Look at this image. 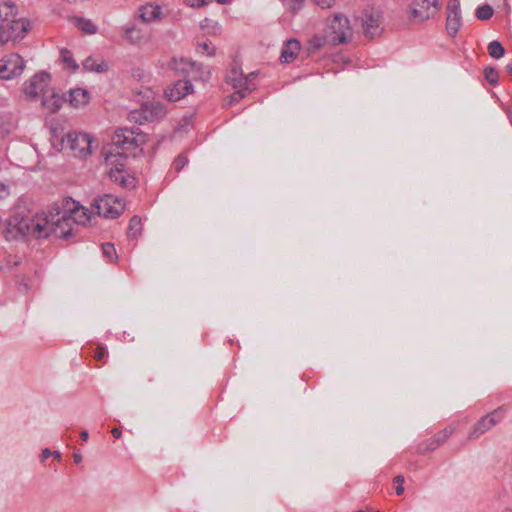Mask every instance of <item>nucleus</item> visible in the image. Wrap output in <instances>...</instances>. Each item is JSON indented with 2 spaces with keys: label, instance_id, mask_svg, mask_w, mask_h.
<instances>
[{
  "label": "nucleus",
  "instance_id": "1",
  "mask_svg": "<svg viewBox=\"0 0 512 512\" xmlns=\"http://www.w3.org/2000/svg\"><path fill=\"white\" fill-rule=\"evenodd\" d=\"M44 225L43 215L15 213L7 220L4 236L8 241L29 237L42 239L45 238Z\"/></svg>",
  "mask_w": 512,
  "mask_h": 512
},
{
  "label": "nucleus",
  "instance_id": "2",
  "mask_svg": "<svg viewBox=\"0 0 512 512\" xmlns=\"http://www.w3.org/2000/svg\"><path fill=\"white\" fill-rule=\"evenodd\" d=\"M126 156L122 152H110L106 154L105 161L111 168L107 172L110 180L123 188L134 187L135 178L130 176L124 169Z\"/></svg>",
  "mask_w": 512,
  "mask_h": 512
},
{
  "label": "nucleus",
  "instance_id": "3",
  "mask_svg": "<svg viewBox=\"0 0 512 512\" xmlns=\"http://www.w3.org/2000/svg\"><path fill=\"white\" fill-rule=\"evenodd\" d=\"M69 213L62 211H57L56 214L51 213L49 216H43L45 225L43 226L45 230V238L50 236L51 234L56 235L62 239H68L72 235V224L70 219H68Z\"/></svg>",
  "mask_w": 512,
  "mask_h": 512
},
{
  "label": "nucleus",
  "instance_id": "4",
  "mask_svg": "<svg viewBox=\"0 0 512 512\" xmlns=\"http://www.w3.org/2000/svg\"><path fill=\"white\" fill-rule=\"evenodd\" d=\"M61 149L74 157L85 158L91 154V140L87 134L68 132L61 139Z\"/></svg>",
  "mask_w": 512,
  "mask_h": 512
},
{
  "label": "nucleus",
  "instance_id": "5",
  "mask_svg": "<svg viewBox=\"0 0 512 512\" xmlns=\"http://www.w3.org/2000/svg\"><path fill=\"white\" fill-rule=\"evenodd\" d=\"M353 35L350 22L342 14H335L327 20V36L333 44H344L351 39Z\"/></svg>",
  "mask_w": 512,
  "mask_h": 512
},
{
  "label": "nucleus",
  "instance_id": "6",
  "mask_svg": "<svg viewBox=\"0 0 512 512\" xmlns=\"http://www.w3.org/2000/svg\"><path fill=\"white\" fill-rule=\"evenodd\" d=\"M30 28V22L25 18L11 17L0 23V46L10 41L22 40Z\"/></svg>",
  "mask_w": 512,
  "mask_h": 512
},
{
  "label": "nucleus",
  "instance_id": "7",
  "mask_svg": "<svg viewBox=\"0 0 512 512\" xmlns=\"http://www.w3.org/2000/svg\"><path fill=\"white\" fill-rule=\"evenodd\" d=\"M123 201L111 194H104L93 200L91 203V212L104 218L114 219L124 211Z\"/></svg>",
  "mask_w": 512,
  "mask_h": 512
},
{
  "label": "nucleus",
  "instance_id": "8",
  "mask_svg": "<svg viewBox=\"0 0 512 512\" xmlns=\"http://www.w3.org/2000/svg\"><path fill=\"white\" fill-rule=\"evenodd\" d=\"M506 407L504 405L499 406L492 412L481 417L471 428L468 433V440L478 439L482 434L490 431L493 427L499 424L504 417Z\"/></svg>",
  "mask_w": 512,
  "mask_h": 512
},
{
  "label": "nucleus",
  "instance_id": "9",
  "mask_svg": "<svg viewBox=\"0 0 512 512\" xmlns=\"http://www.w3.org/2000/svg\"><path fill=\"white\" fill-rule=\"evenodd\" d=\"M441 8V0H413L410 17L418 22L434 17Z\"/></svg>",
  "mask_w": 512,
  "mask_h": 512
},
{
  "label": "nucleus",
  "instance_id": "10",
  "mask_svg": "<svg viewBox=\"0 0 512 512\" xmlns=\"http://www.w3.org/2000/svg\"><path fill=\"white\" fill-rule=\"evenodd\" d=\"M25 68L23 58L17 53H11L0 59V79L10 80L20 76Z\"/></svg>",
  "mask_w": 512,
  "mask_h": 512
},
{
  "label": "nucleus",
  "instance_id": "11",
  "mask_svg": "<svg viewBox=\"0 0 512 512\" xmlns=\"http://www.w3.org/2000/svg\"><path fill=\"white\" fill-rule=\"evenodd\" d=\"M361 23L365 37L373 39L381 35L382 15L380 11L375 9L364 10L361 16Z\"/></svg>",
  "mask_w": 512,
  "mask_h": 512
},
{
  "label": "nucleus",
  "instance_id": "12",
  "mask_svg": "<svg viewBox=\"0 0 512 512\" xmlns=\"http://www.w3.org/2000/svg\"><path fill=\"white\" fill-rule=\"evenodd\" d=\"M63 210L69 213L68 219H70L71 224L76 223L84 225L91 219L89 210L79 205V203L71 198L64 201Z\"/></svg>",
  "mask_w": 512,
  "mask_h": 512
},
{
  "label": "nucleus",
  "instance_id": "13",
  "mask_svg": "<svg viewBox=\"0 0 512 512\" xmlns=\"http://www.w3.org/2000/svg\"><path fill=\"white\" fill-rule=\"evenodd\" d=\"M113 145L121 148L123 151H130L139 145V139L134 136V131L119 129L115 132L112 138Z\"/></svg>",
  "mask_w": 512,
  "mask_h": 512
},
{
  "label": "nucleus",
  "instance_id": "14",
  "mask_svg": "<svg viewBox=\"0 0 512 512\" xmlns=\"http://www.w3.org/2000/svg\"><path fill=\"white\" fill-rule=\"evenodd\" d=\"M254 76V72L244 75L240 68L233 67L227 76V82L231 84L233 88L251 91L253 89L251 82Z\"/></svg>",
  "mask_w": 512,
  "mask_h": 512
},
{
  "label": "nucleus",
  "instance_id": "15",
  "mask_svg": "<svg viewBox=\"0 0 512 512\" xmlns=\"http://www.w3.org/2000/svg\"><path fill=\"white\" fill-rule=\"evenodd\" d=\"M50 81V75L45 72L35 74L26 84L25 93L28 96L36 97L44 93Z\"/></svg>",
  "mask_w": 512,
  "mask_h": 512
},
{
  "label": "nucleus",
  "instance_id": "16",
  "mask_svg": "<svg viewBox=\"0 0 512 512\" xmlns=\"http://www.w3.org/2000/svg\"><path fill=\"white\" fill-rule=\"evenodd\" d=\"M193 92L191 80H178L165 90L169 101H178Z\"/></svg>",
  "mask_w": 512,
  "mask_h": 512
},
{
  "label": "nucleus",
  "instance_id": "17",
  "mask_svg": "<svg viewBox=\"0 0 512 512\" xmlns=\"http://www.w3.org/2000/svg\"><path fill=\"white\" fill-rule=\"evenodd\" d=\"M123 38L131 44H139L146 40V33L135 23H128L122 29Z\"/></svg>",
  "mask_w": 512,
  "mask_h": 512
},
{
  "label": "nucleus",
  "instance_id": "18",
  "mask_svg": "<svg viewBox=\"0 0 512 512\" xmlns=\"http://www.w3.org/2000/svg\"><path fill=\"white\" fill-rule=\"evenodd\" d=\"M189 69H187V76L191 80L206 82L209 80L211 71L201 64L196 62H187Z\"/></svg>",
  "mask_w": 512,
  "mask_h": 512
},
{
  "label": "nucleus",
  "instance_id": "19",
  "mask_svg": "<svg viewBox=\"0 0 512 512\" xmlns=\"http://www.w3.org/2000/svg\"><path fill=\"white\" fill-rule=\"evenodd\" d=\"M300 42L296 39L288 40L281 51L280 60L283 63L292 62L300 51Z\"/></svg>",
  "mask_w": 512,
  "mask_h": 512
},
{
  "label": "nucleus",
  "instance_id": "20",
  "mask_svg": "<svg viewBox=\"0 0 512 512\" xmlns=\"http://www.w3.org/2000/svg\"><path fill=\"white\" fill-rule=\"evenodd\" d=\"M161 7L153 5H144L139 8L138 18L143 23H150L154 20L160 19Z\"/></svg>",
  "mask_w": 512,
  "mask_h": 512
},
{
  "label": "nucleus",
  "instance_id": "21",
  "mask_svg": "<svg viewBox=\"0 0 512 512\" xmlns=\"http://www.w3.org/2000/svg\"><path fill=\"white\" fill-rule=\"evenodd\" d=\"M69 96V102L75 108L84 107L90 99L88 91L82 88L71 90Z\"/></svg>",
  "mask_w": 512,
  "mask_h": 512
},
{
  "label": "nucleus",
  "instance_id": "22",
  "mask_svg": "<svg viewBox=\"0 0 512 512\" xmlns=\"http://www.w3.org/2000/svg\"><path fill=\"white\" fill-rule=\"evenodd\" d=\"M17 16L16 5L11 0H0V23Z\"/></svg>",
  "mask_w": 512,
  "mask_h": 512
},
{
  "label": "nucleus",
  "instance_id": "23",
  "mask_svg": "<svg viewBox=\"0 0 512 512\" xmlns=\"http://www.w3.org/2000/svg\"><path fill=\"white\" fill-rule=\"evenodd\" d=\"M144 107L146 109L149 122L161 119L166 114V109L160 102H152L149 105H145Z\"/></svg>",
  "mask_w": 512,
  "mask_h": 512
},
{
  "label": "nucleus",
  "instance_id": "24",
  "mask_svg": "<svg viewBox=\"0 0 512 512\" xmlns=\"http://www.w3.org/2000/svg\"><path fill=\"white\" fill-rule=\"evenodd\" d=\"M461 26V14H448L446 30L451 37H455Z\"/></svg>",
  "mask_w": 512,
  "mask_h": 512
},
{
  "label": "nucleus",
  "instance_id": "25",
  "mask_svg": "<svg viewBox=\"0 0 512 512\" xmlns=\"http://www.w3.org/2000/svg\"><path fill=\"white\" fill-rule=\"evenodd\" d=\"M72 22L79 30L86 34H95L97 32L96 26L89 19L74 17Z\"/></svg>",
  "mask_w": 512,
  "mask_h": 512
},
{
  "label": "nucleus",
  "instance_id": "26",
  "mask_svg": "<svg viewBox=\"0 0 512 512\" xmlns=\"http://www.w3.org/2000/svg\"><path fill=\"white\" fill-rule=\"evenodd\" d=\"M64 99L56 93H52L50 97H45L42 101L43 106L46 107L50 112H57L62 104Z\"/></svg>",
  "mask_w": 512,
  "mask_h": 512
},
{
  "label": "nucleus",
  "instance_id": "27",
  "mask_svg": "<svg viewBox=\"0 0 512 512\" xmlns=\"http://www.w3.org/2000/svg\"><path fill=\"white\" fill-rule=\"evenodd\" d=\"M142 232V221L139 216H133L128 225L127 235L131 239L137 238Z\"/></svg>",
  "mask_w": 512,
  "mask_h": 512
},
{
  "label": "nucleus",
  "instance_id": "28",
  "mask_svg": "<svg viewBox=\"0 0 512 512\" xmlns=\"http://www.w3.org/2000/svg\"><path fill=\"white\" fill-rule=\"evenodd\" d=\"M83 67L87 71L105 72L108 69V65L105 62L96 63V60L92 57H88L83 61Z\"/></svg>",
  "mask_w": 512,
  "mask_h": 512
},
{
  "label": "nucleus",
  "instance_id": "29",
  "mask_svg": "<svg viewBox=\"0 0 512 512\" xmlns=\"http://www.w3.org/2000/svg\"><path fill=\"white\" fill-rule=\"evenodd\" d=\"M488 53L492 58L499 59L504 56L505 49L499 41L494 40L488 45Z\"/></svg>",
  "mask_w": 512,
  "mask_h": 512
},
{
  "label": "nucleus",
  "instance_id": "30",
  "mask_svg": "<svg viewBox=\"0 0 512 512\" xmlns=\"http://www.w3.org/2000/svg\"><path fill=\"white\" fill-rule=\"evenodd\" d=\"M129 120L131 122H135V123H139V124H144L145 122H149L145 107L142 109L131 111L129 113Z\"/></svg>",
  "mask_w": 512,
  "mask_h": 512
},
{
  "label": "nucleus",
  "instance_id": "31",
  "mask_svg": "<svg viewBox=\"0 0 512 512\" xmlns=\"http://www.w3.org/2000/svg\"><path fill=\"white\" fill-rule=\"evenodd\" d=\"M454 431H455V429L453 427H451V426L446 427L442 431H439L438 433H436L435 436L433 437V439L440 446L454 433Z\"/></svg>",
  "mask_w": 512,
  "mask_h": 512
},
{
  "label": "nucleus",
  "instance_id": "32",
  "mask_svg": "<svg viewBox=\"0 0 512 512\" xmlns=\"http://www.w3.org/2000/svg\"><path fill=\"white\" fill-rule=\"evenodd\" d=\"M493 13V8L490 5H482L476 10V17L479 20H488L493 16Z\"/></svg>",
  "mask_w": 512,
  "mask_h": 512
},
{
  "label": "nucleus",
  "instance_id": "33",
  "mask_svg": "<svg viewBox=\"0 0 512 512\" xmlns=\"http://www.w3.org/2000/svg\"><path fill=\"white\" fill-rule=\"evenodd\" d=\"M61 60L69 69L76 70L78 68V65L73 59L71 52L66 49L61 50Z\"/></svg>",
  "mask_w": 512,
  "mask_h": 512
},
{
  "label": "nucleus",
  "instance_id": "34",
  "mask_svg": "<svg viewBox=\"0 0 512 512\" xmlns=\"http://www.w3.org/2000/svg\"><path fill=\"white\" fill-rule=\"evenodd\" d=\"M439 447V445L436 443V441L431 438L429 440H426L419 444L418 446V452L420 454H424L426 452L434 451Z\"/></svg>",
  "mask_w": 512,
  "mask_h": 512
},
{
  "label": "nucleus",
  "instance_id": "35",
  "mask_svg": "<svg viewBox=\"0 0 512 512\" xmlns=\"http://www.w3.org/2000/svg\"><path fill=\"white\" fill-rule=\"evenodd\" d=\"M102 252L103 255L113 261L117 258L115 247L112 243H104L102 244Z\"/></svg>",
  "mask_w": 512,
  "mask_h": 512
},
{
  "label": "nucleus",
  "instance_id": "36",
  "mask_svg": "<svg viewBox=\"0 0 512 512\" xmlns=\"http://www.w3.org/2000/svg\"><path fill=\"white\" fill-rule=\"evenodd\" d=\"M303 1L304 0H282V3L286 9L295 13L302 7Z\"/></svg>",
  "mask_w": 512,
  "mask_h": 512
},
{
  "label": "nucleus",
  "instance_id": "37",
  "mask_svg": "<svg viewBox=\"0 0 512 512\" xmlns=\"http://www.w3.org/2000/svg\"><path fill=\"white\" fill-rule=\"evenodd\" d=\"M485 78L486 80L492 84L495 85L498 82V72L495 68L488 67L484 70Z\"/></svg>",
  "mask_w": 512,
  "mask_h": 512
},
{
  "label": "nucleus",
  "instance_id": "38",
  "mask_svg": "<svg viewBox=\"0 0 512 512\" xmlns=\"http://www.w3.org/2000/svg\"><path fill=\"white\" fill-rule=\"evenodd\" d=\"M10 196V190L8 186L3 183H0V210L2 207L6 206L8 198Z\"/></svg>",
  "mask_w": 512,
  "mask_h": 512
},
{
  "label": "nucleus",
  "instance_id": "39",
  "mask_svg": "<svg viewBox=\"0 0 512 512\" xmlns=\"http://www.w3.org/2000/svg\"><path fill=\"white\" fill-rule=\"evenodd\" d=\"M198 51L202 54H207L209 56L214 55L215 49L211 45V42H204L198 44Z\"/></svg>",
  "mask_w": 512,
  "mask_h": 512
},
{
  "label": "nucleus",
  "instance_id": "40",
  "mask_svg": "<svg viewBox=\"0 0 512 512\" xmlns=\"http://www.w3.org/2000/svg\"><path fill=\"white\" fill-rule=\"evenodd\" d=\"M448 14H461L459 0H449L447 5Z\"/></svg>",
  "mask_w": 512,
  "mask_h": 512
},
{
  "label": "nucleus",
  "instance_id": "41",
  "mask_svg": "<svg viewBox=\"0 0 512 512\" xmlns=\"http://www.w3.org/2000/svg\"><path fill=\"white\" fill-rule=\"evenodd\" d=\"M404 482H405V479H404V476H402V475H397L394 478V483L396 484L395 492H396L397 495L403 494V492H404V486H403Z\"/></svg>",
  "mask_w": 512,
  "mask_h": 512
},
{
  "label": "nucleus",
  "instance_id": "42",
  "mask_svg": "<svg viewBox=\"0 0 512 512\" xmlns=\"http://www.w3.org/2000/svg\"><path fill=\"white\" fill-rule=\"evenodd\" d=\"M107 356V350L104 346L102 345H99L96 350H95V354H94V358L97 360V361H101L103 360L105 357Z\"/></svg>",
  "mask_w": 512,
  "mask_h": 512
},
{
  "label": "nucleus",
  "instance_id": "43",
  "mask_svg": "<svg viewBox=\"0 0 512 512\" xmlns=\"http://www.w3.org/2000/svg\"><path fill=\"white\" fill-rule=\"evenodd\" d=\"M188 162V159L183 156V155H180L178 156L175 161H174V166H175V169L177 171H180Z\"/></svg>",
  "mask_w": 512,
  "mask_h": 512
},
{
  "label": "nucleus",
  "instance_id": "44",
  "mask_svg": "<svg viewBox=\"0 0 512 512\" xmlns=\"http://www.w3.org/2000/svg\"><path fill=\"white\" fill-rule=\"evenodd\" d=\"M190 7H201L208 3L207 0H185Z\"/></svg>",
  "mask_w": 512,
  "mask_h": 512
},
{
  "label": "nucleus",
  "instance_id": "45",
  "mask_svg": "<svg viewBox=\"0 0 512 512\" xmlns=\"http://www.w3.org/2000/svg\"><path fill=\"white\" fill-rule=\"evenodd\" d=\"M315 2L322 8H330L335 4L336 0H315Z\"/></svg>",
  "mask_w": 512,
  "mask_h": 512
},
{
  "label": "nucleus",
  "instance_id": "46",
  "mask_svg": "<svg viewBox=\"0 0 512 512\" xmlns=\"http://www.w3.org/2000/svg\"><path fill=\"white\" fill-rule=\"evenodd\" d=\"M247 91L243 90V89H240L239 91H237L236 93H234L232 96H231V102H234V101H238L239 99H242L245 97V93Z\"/></svg>",
  "mask_w": 512,
  "mask_h": 512
},
{
  "label": "nucleus",
  "instance_id": "47",
  "mask_svg": "<svg viewBox=\"0 0 512 512\" xmlns=\"http://www.w3.org/2000/svg\"><path fill=\"white\" fill-rule=\"evenodd\" d=\"M50 456H52V452L48 448H45L41 453V461H45Z\"/></svg>",
  "mask_w": 512,
  "mask_h": 512
},
{
  "label": "nucleus",
  "instance_id": "48",
  "mask_svg": "<svg viewBox=\"0 0 512 512\" xmlns=\"http://www.w3.org/2000/svg\"><path fill=\"white\" fill-rule=\"evenodd\" d=\"M111 433H112L113 437H115L116 439H119L122 436V432L119 428H113L111 430Z\"/></svg>",
  "mask_w": 512,
  "mask_h": 512
},
{
  "label": "nucleus",
  "instance_id": "49",
  "mask_svg": "<svg viewBox=\"0 0 512 512\" xmlns=\"http://www.w3.org/2000/svg\"><path fill=\"white\" fill-rule=\"evenodd\" d=\"M80 438L82 441H87L88 438H89V434H88V431L87 430H83L81 433H80Z\"/></svg>",
  "mask_w": 512,
  "mask_h": 512
},
{
  "label": "nucleus",
  "instance_id": "50",
  "mask_svg": "<svg viewBox=\"0 0 512 512\" xmlns=\"http://www.w3.org/2000/svg\"><path fill=\"white\" fill-rule=\"evenodd\" d=\"M313 41H314V45H315V47H316V48H320V47H322V45H323V41H322V39H320V38H314V40H313Z\"/></svg>",
  "mask_w": 512,
  "mask_h": 512
},
{
  "label": "nucleus",
  "instance_id": "51",
  "mask_svg": "<svg viewBox=\"0 0 512 512\" xmlns=\"http://www.w3.org/2000/svg\"><path fill=\"white\" fill-rule=\"evenodd\" d=\"M73 458H74V461H75L76 463H80V462L82 461V456H81L80 454H78V453H75V454L73 455Z\"/></svg>",
  "mask_w": 512,
  "mask_h": 512
},
{
  "label": "nucleus",
  "instance_id": "52",
  "mask_svg": "<svg viewBox=\"0 0 512 512\" xmlns=\"http://www.w3.org/2000/svg\"><path fill=\"white\" fill-rule=\"evenodd\" d=\"M52 455H53V456H54V458H55V459H57V460H60V459H61V454H60V452H58V451H54V452H52Z\"/></svg>",
  "mask_w": 512,
  "mask_h": 512
},
{
  "label": "nucleus",
  "instance_id": "53",
  "mask_svg": "<svg viewBox=\"0 0 512 512\" xmlns=\"http://www.w3.org/2000/svg\"><path fill=\"white\" fill-rule=\"evenodd\" d=\"M506 71L512 75V63L506 65Z\"/></svg>",
  "mask_w": 512,
  "mask_h": 512
},
{
  "label": "nucleus",
  "instance_id": "54",
  "mask_svg": "<svg viewBox=\"0 0 512 512\" xmlns=\"http://www.w3.org/2000/svg\"><path fill=\"white\" fill-rule=\"evenodd\" d=\"M218 3L220 4H226L228 3L230 0H216Z\"/></svg>",
  "mask_w": 512,
  "mask_h": 512
},
{
  "label": "nucleus",
  "instance_id": "55",
  "mask_svg": "<svg viewBox=\"0 0 512 512\" xmlns=\"http://www.w3.org/2000/svg\"><path fill=\"white\" fill-rule=\"evenodd\" d=\"M508 118H509V121H510V123H511V125H512V112H511V113H509Z\"/></svg>",
  "mask_w": 512,
  "mask_h": 512
},
{
  "label": "nucleus",
  "instance_id": "56",
  "mask_svg": "<svg viewBox=\"0 0 512 512\" xmlns=\"http://www.w3.org/2000/svg\"><path fill=\"white\" fill-rule=\"evenodd\" d=\"M359 512H365V511H363V510H360Z\"/></svg>",
  "mask_w": 512,
  "mask_h": 512
},
{
  "label": "nucleus",
  "instance_id": "57",
  "mask_svg": "<svg viewBox=\"0 0 512 512\" xmlns=\"http://www.w3.org/2000/svg\"><path fill=\"white\" fill-rule=\"evenodd\" d=\"M376 512H380V511H376Z\"/></svg>",
  "mask_w": 512,
  "mask_h": 512
}]
</instances>
